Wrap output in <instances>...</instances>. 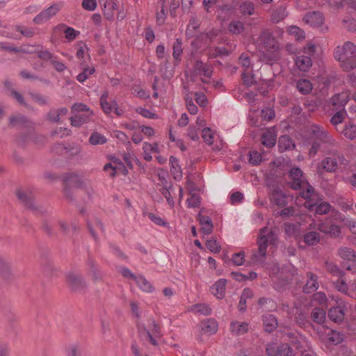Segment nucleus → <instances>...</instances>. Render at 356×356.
Returning a JSON list of instances; mask_svg holds the SVG:
<instances>
[{
	"label": "nucleus",
	"mask_w": 356,
	"mask_h": 356,
	"mask_svg": "<svg viewBox=\"0 0 356 356\" xmlns=\"http://www.w3.org/2000/svg\"><path fill=\"white\" fill-rule=\"evenodd\" d=\"M173 57L176 60H181V55L182 54V42L180 39H177L172 46Z\"/></svg>",
	"instance_id": "obj_52"
},
{
	"label": "nucleus",
	"mask_w": 356,
	"mask_h": 356,
	"mask_svg": "<svg viewBox=\"0 0 356 356\" xmlns=\"http://www.w3.org/2000/svg\"><path fill=\"white\" fill-rule=\"evenodd\" d=\"M194 69L196 73L201 76V80L203 83H209L213 73V70L210 65L204 63L202 61H197L195 64Z\"/></svg>",
	"instance_id": "obj_16"
},
{
	"label": "nucleus",
	"mask_w": 356,
	"mask_h": 356,
	"mask_svg": "<svg viewBox=\"0 0 356 356\" xmlns=\"http://www.w3.org/2000/svg\"><path fill=\"white\" fill-rule=\"evenodd\" d=\"M261 161V155L257 151H252L249 154V162L253 165H258Z\"/></svg>",
	"instance_id": "obj_64"
},
{
	"label": "nucleus",
	"mask_w": 356,
	"mask_h": 356,
	"mask_svg": "<svg viewBox=\"0 0 356 356\" xmlns=\"http://www.w3.org/2000/svg\"><path fill=\"white\" fill-rule=\"evenodd\" d=\"M287 13L286 11L285 8L283 6H280L272 14V20L274 22L277 23L280 21L284 19Z\"/></svg>",
	"instance_id": "obj_50"
},
{
	"label": "nucleus",
	"mask_w": 356,
	"mask_h": 356,
	"mask_svg": "<svg viewBox=\"0 0 356 356\" xmlns=\"http://www.w3.org/2000/svg\"><path fill=\"white\" fill-rule=\"evenodd\" d=\"M316 44L314 41L307 42L306 46L303 48V55L296 57L295 64L298 69L302 72H307L312 65L311 56L316 51Z\"/></svg>",
	"instance_id": "obj_8"
},
{
	"label": "nucleus",
	"mask_w": 356,
	"mask_h": 356,
	"mask_svg": "<svg viewBox=\"0 0 356 356\" xmlns=\"http://www.w3.org/2000/svg\"><path fill=\"white\" fill-rule=\"evenodd\" d=\"M194 310L195 312L199 313L202 315H204V316L209 315L211 313V308L209 307V305H207L206 304L196 305L194 307Z\"/></svg>",
	"instance_id": "obj_60"
},
{
	"label": "nucleus",
	"mask_w": 356,
	"mask_h": 356,
	"mask_svg": "<svg viewBox=\"0 0 356 356\" xmlns=\"http://www.w3.org/2000/svg\"><path fill=\"white\" fill-rule=\"evenodd\" d=\"M346 163L347 161L344 159L343 155L335 154L332 156H326L317 165L316 170L318 174L323 173V171L333 172L339 165H346Z\"/></svg>",
	"instance_id": "obj_9"
},
{
	"label": "nucleus",
	"mask_w": 356,
	"mask_h": 356,
	"mask_svg": "<svg viewBox=\"0 0 356 356\" xmlns=\"http://www.w3.org/2000/svg\"><path fill=\"white\" fill-rule=\"evenodd\" d=\"M278 147L280 152L293 149L295 147V143L288 136H282L278 141Z\"/></svg>",
	"instance_id": "obj_35"
},
{
	"label": "nucleus",
	"mask_w": 356,
	"mask_h": 356,
	"mask_svg": "<svg viewBox=\"0 0 356 356\" xmlns=\"http://www.w3.org/2000/svg\"><path fill=\"white\" fill-rule=\"evenodd\" d=\"M95 72V69L94 67H85L83 66V70L81 73H79L76 76V79L80 83H83L86 80H87L89 76L93 74Z\"/></svg>",
	"instance_id": "obj_45"
},
{
	"label": "nucleus",
	"mask_w": 356,
	"mask_h": 356,
	"mask_svg": "<svg viewBox=\"0 0 356 356\" xmlns=\"http://www.w3.org/2000/svg\"><path fill=\"white\" fill-rule=\"evenodd\" d=\"M63 7V3L58 2L55 3L49 8L43 10L38 15H36L33 22L37 24H41L49 20L54 16H55Z\"/></svg>",
	"instance_id": "obj_12"
},
{
	"label": "nucleus",
	"mask_w": 356,
	"mask_h": 356,
	"mask_svg": "<svg viewBox=\"0 0 356 356\" xmlns=\"http://www.w3.org/2000/svg\"><path fill=\"white\" fill-rule=\"evenodd\" d=\"M88 141L92 145H98L106 144L108 139L104 135L97 131H94L90 135Z\"/></svg>",
	"instance_id": "obj_39"
},
{
	"label": "nucleus",
	"mask_w": 356,
	"mask_h": 356,
	"mask_svg": "<svg viewBox=\"0 0 356 356\" xmlns=\"http://www.w3.org/2000/svg\"><path fill=\"white\" fill-rule=\"evenodd\" d=\"M325 268L327 270L333 275L341 277L342 275V272L340 270L338 266L332 262H326Z\"/></svg>",
	"instance_id": "obj_59"
},
{
	"label": "nucleus",
	"mask_w": 356,
	"mask_h": 356,
	"mask_svg": "<svg viewBox=\"0 0 356 356\" xmlns=\"http://www.w3.org/2000/svg\"><path fill=\"white\" fill-rule=\"evenodd\" d=\"M276 229H270L267 227L261 229L257 238L258 249L252 253L251 260L254 264H261L266 257L268 245L275 243L277 240Z\"/></svg>",
	"instance_id": "obj_4"
},
{
	"label": "nucleus",
	"mask_w": 356,
	"mask_h": 356,
	"mask_svg": "<svg viewBox=\"0 0 356 356\" xmlns=\"http://www.w3.org/2000/svg\"><path fill=\"white\" fill-rule=\"evenodd\" d=\"M206 246L211 252L218 253L220 251V245L216 240H207L206 242Z\"/></svg>",
	"instance_id": "obj_61"
},
{
	"label": "nucleus",
	"mask_w": 356,
	"mask_h": 356,
	"mask_svg": "<svg viewBox=\"0 0 356 356\" xmlns=\"http://www.w3.org/2000/svg\"><path fill=\"white\" fill-rule=\"evenodd\" d=\"M305 137L308 143L312 144V147L309 150V156L310 157H313L317 154L320 147L319 142L331 145L334 143V139L332 136L323 127L316 124L307 127Z\"/></svg>",
	"instance_id": "obj_3"
},
{
	"label": "nucleus",
	"mask_w": 356,
	"mask_h": 356,
	"mask_svg": "<svg viewBox=\"0 0 356 356\" xmlns=\"http://www.w3.org/2000/svg\"><path fill=\"white\" fill-rule=\"evenodd\" d=\"M259 42L264 45V49L273 54L271 58L266 60L267 63L272 64L273 61L277 60L279 58L277 52L279 49V44L270 32L267 30L263 31L259 37Z\"/></svg>",
	"instance_id": "obj_10"
},
{
	"label": "nucleus",
	"mask_w": 356,
	"mask_h": 356,
	"mask_svg": "<svg viewBox=\"0 0 356 356\" xmlns=\"http://www.w3.org/2000/svg\"><path fill=\"white\" fill-rule=\"evenodd\" d=\"M81 348L77 343L70 344L66 348L67 356H81Z\"/></svg>",
	"instance_id": "obj_54"
},
{
	"label": "nucleus",
	"mask_w": 356,
	"mask_h": 356,
	"mask_svg": "<svg viewBox=\"0 0 356 356\" xmlns=\"http://www.w3.org/2000/svg\"><path fill=\"white\" fill-rule=\"evenodd\" d=\"M312 318L314 322L321 324L325 319V312L323 308H315L312 313Z\"/></svg>",
	"instance_id": "obj_46"
},
{
	"label": "nucleus",
	"mask_w": 356,
	"mask_h": 356,
	"mask_svg": "<svg viewBox=\"0 0 356 356\" xmlns=\"http://www.w3.org/2000/svg\"><path fill=\"white\" fill-rule=\"evenodd\" d=\"M296 88L302 95L309 94L312 90V84L307 79H300L296 83Z\"/></svg>",
	"instance_id": "obj_40"
},
{
	"label": "nucleus",
	"mask_w": 356,
	"mask_h": 356,
	"mask_svg": "<svg viewBox=\"0 0 356 356\" xmlns=\"http://www.w3.org/2000/svg\"><path fill=\"white\" fill-rule=\"evenodd\" d=\"M275 111L270 107H266L260 111L252 106L250 110L249 118L255 127L262 125L263 122L270 121L275 117Z\"/></svg>",
	"instance_id": "obj_11"
},
{
	"label": "nucleus",
	"mask_w": 356,
	"mask_h": 356,
	"mask_svg": "<svg viewBox=\"0 0 356 356\" xmlns=\"http://www.w3.org/2000/svg\"><path fill=\"white\" fill-rule=\"evenodd\" d=\"M338 256L343 260L356 261V252L351 248L341 246L337 250Z\"/></svg>",
	"instance_id": "obj_25"
},
{
	"label": "nucleus",
	"mask_w": 356,
	"mask_h": 356,
	"mask_svg": "<svg viewBox=\"0 0 356 356\" xmlns=\"http://www.w3.org/2000/svg\"><path fill=\"white\" fill-rule=\"evenodd\" d=\"M338 304L337 307L331 308L328 312L329 318L336 323L341 322L344 318L343 309L341 307V303Z\"/></svg>",
	"instance_id": "obj_31"
},
{
	"label": "nucleus",
	"mask_w": 356,
	"mask_h": 356,
	"mask_svg": "<svg viewBox=\"0 0 356 356\" xmlns=\"http://www.w3.org/2000/svg\"><path fill=\"white\" fill-rule=\"evenodd\" d=\"M293 196L294 195L286 196L282 191L275 189L270 195V200L275 204L281 207H284L289 201H292Z\"/></svg>",
	"instance_id": "obj_20"
},
{
	"label": "nucleus",
	"mask_w": 356,
	"mask_h": 356,
	"mask_svg": "<svg viewBox=\"0 0 356 356\" xmlns=\"http://www.w3.org/2000/svg\"><path fill=\"white\" fill-rule=\"evenodd\" d=\"M17 197L24 203L29 204L31 199V193L28 190L19 189L17 191Z\"/></svg>",
	"instance_id": "obj_58"
},
{
	"label": "nucleus",
	"mask_w": 356,
	"mask_h": 356,
	"mask_svg": "<svg viewBox=\"0 0 356 356\" xmlns=\"http://www.w3.org/2000/svg\"><path fill=\"white\" fill-rule=\"evenodd\" d=\"M201 329L204 334L207 335L214 334L218 331V323L216 321L209 318L201 323Z\"/></svg>",
	"instance_id": "obj_27"
},
{
	"label": "nucleus",
	"mask_w": 356,
	"mask_h": 356,
	"mask_svg": "<svg viewBox=\"0 0 356 356\" xmlns=\"http://www.w3.org/2000/svg\"><path fill=\"white\" fill-rule=\"evenodd\" d=\"M313 197L314 198L312 200L313 205L311 208L305 207L303 204H301L300 205H303L309 210H313V207L316 206V214L322 215L330 213L329 218L318 225V229L321 232L329 234L332 237L339 236L341 234V227L339 225V223L344 221V215L332 208L327 202H323L318 204L317 195L316 193L315 197ZM303 202L304 200H302V203Z\"/></svg>",
	"instance_id": "obj_1"
},
{
	"label": "nucleus",
	"mask_w": 356,
	"mask_h": 356,
	"mask_svg": "<svg viewBox=\"0 0 356 356\" xmlns=\"http://www.w3.org/2000/svg\"><path fill=\"white\" fill-rule=\"evenodd\" d=\"M327 298L326 295L323 292L316 293L312 296V302L314 305H319L321 306H326Z\"/></svg>",
	"instance_id": "obj_47"
},
{
	"label": "nucleus",
	"mask_w": 356,
	"mask_h": 356,
	"mask_svg": "<svg viewBox=\"0 0 356 356\" xmlns=\"http://www.w3.org/2000/svg\"><path fill=\"white\" fill-rule=\"evenodd\" d=\"M322 330H325V332L326 331H328L327 333V339L332 344L337 345L343 341V334L338 331L329 330L328 328L321 326L320 330L319 328L317 329L318 333L320 336H321Z\"/></svg>",
	"instance_id": "obj_23"
},
{
	"label": "nucleus",
	"mask_w": 356,
	"mask_h": 356,
	"mask_svg": "<svg viewBox=\"0 0 356 356\" xmlns=\"http://www.w3.org/2000/svg\"><path fill=\"white\" fill-rule=\"evenodd\" d=\"M296 313V321L297 324L301 327H306L309 324V321L307 318V314L300 311L299 309H295Z\"/></svg>",
	"instance_id": "obj_43"
},
{
	"label": "nucleus",
	"mask_w": 356,
	"mask_h": 356,
	"mask_svg": "<svg viewBox=\"0 0 356 356\" xmlns=\"http://www.w3.org/2000/svg\"><path fill=\"white\" fill-rule=\"evenodd\" d=\"M242 80L243 83L247 86H250L256 82L251 70L243 71L242 74Z\"/></svg>",
	"instance_id": "obj_56"
},
{
	"label": "nucleus",
	"mask_w": 356,
	"mask_h": 356,
	"mask_svg": "<svg viewBox=\"0 0 356 356\" xmlns=\"http://www.w3.org/2000/svg\"><path fill=\"white\" fill-rule=\"evenodd\" d=\"M227 280L219 279L210 288L211 293L218 299L225 297Z\"/></svg>",
	"instance_id": "obj_24"
},
{
	"label": "nucleus",
	"mask_w": 356,
	"mask_h": 356,
	"mask_svg": "<svg viewBox=\"0 0 356 356\" xmlns=\"http://www.w3.org/2000/svg\"><path fill=\"white\" fill-rule=\"evenodd\" d=\"M340 132L348 139L353 140L356 138V124L353 122L346 123Z\"/></svg>",
	"instance_id": "obj_34"
},
{
	"label": "nucleus",
	"mask_w": 356,
	"mask_h": 356,
	"mask_svg": "<svg viewBox=\"0 0 356 356\" xmlns=\"http://www.w3.org/2000/svg\"><path fill=\"white\" fill-rule=\"evenodd\" d=\"M305 24L313 27H318L324 22L323 15L317 11L309 12L305 14L303 17Z\"/></svg>",
	"instance_id": "obj_19"
},
{
	"label": "nucleus",
	"mask_w": 356,
	"mask_h": 356,
	"mask_svg": "<svg viewBox=\"0 0 356 356\" xmlns=\"http://www.w3.org/2000/svg\"><path fill=\"white\" fill-rule=\"evenodd\" d=\"M307 282L303 287V291L305 293H311L315 291L318 288V283L317 282L318 277L312 273L307 274Z\"/></svg>",
	"instance_id": "obj_28"
},
{
	"label": "nucleus",
	"mask_w": 356,
	"mask_h": 356,
	"mask_svg": "<svg viewBox=\"0 0 356 356\" xmlns=\"http://www.w3.org/2000/svg\"><path fill=\"white\" fill-rule=\"evenodd\" d=\"M202 137L205 143L212 145L214 142V134L211 129L204 128L202 131Z\"/></svg>",
	"instance_id": "obj_55"
},
{
	"label": "nucleus",
	"mask_w": 356,
	"mask_h": 356,
	"mask_svg": "<svg viewBox=\"0 0 356 356\" xmlns=\"http://www.w3.org/2000/svg\"><path fill=\"white\" fill-rule=\"evenodd\" d=\"M104 171L110 177H114L115 175L122 174L127 175L128 170L124 163L118 159H113L110 163H106L104 166Z\"/></svg>",
	"instance_id": "obj_14"
},
{
	"label": "nucleus",
	"mask_w": 356,
	"mask_h": 356,
	"mask_svg": "<svg viewBox=\"0 0 356 356\" xmlns=\"http://www.w3.org/2000/svg\"><path fill=\"white\" fill-rule=\"evenodd\" d=\"M108 92L105 91L101 96L100 104L103 111L106 114H110L113 112L118 116L123 114V111L120 109L115 100L108 101Z\"/></svg>",
	"instance_id": "obj_13"
},
{
	"label": "nucleus",
	"mask_w": 356,
	"mask_h": 356,
	"mask_svg": "<svg viewBox=\"0 0 356 356\" xmlns=\"http://www.w3.org/2000/svg\"><path fill=\"white\" fill-rule=\"evenodd\" d=\"M302 239L307 245H316L320 241V234L317 232L310 231L304 234Z\"/></svg>",
	"instance_id": "obj_36"
},
{
	"label": "nucleus",
	"mask_w": 356,
	"mask_h": 356,
	"mask_svg": "<svg viewBox=\"0 0 356 356\" xmlns=\"http://www.w3.org/2000/svg\"><path fill=\"white\" fill-rule=\"evenodd\" d=\"M135 282L143 292L152 293L154 291V287L152 284L143 275H138Z\"/></svg>",
	"instance_id": "obj_33"
},
{
	"label": "nucleus",
	"mask_w": 356,
	"mask_h": 356,
	"mask_svg": "<svg viewBox=\"0 0 356 356\" xmlns=\"http://www.w3.org/2000/svg\"><path fill=\"white\" fill-rule=\"evenodd\" d=\"M67 282L74 289H79L84 286V282L81 277L76 273H70L67 275Z\"/></svg>",
	"instance_id": "obj_30"
},
{
	"label": "nucleus",
	"mask_w": 356,
	"mask_h": 356,
	"mask_svg": "<svg viewBox=\"0 0 356 356\" xmlns=\"http://www.w3.org/2000/svg\"><path fill=\"white\" fill-rule=\"evenodd\" d=\"M346 115V111L344 109H341L332 117L330 122L333 126L336 127L337 131H340V130L337 127V125L341 124L343 121Z\"/></svg>",
	"instance_id": "obj_44"
},
{
	"label": "nucleus",
	"mask_w": 356,
	"mask_h": 356,
	"mask_svg": "<svg viewBox=\"0 0 356 356\" xmlns=\"http://www.w3.org/2000/svg\"><path fill=\"white\" fill-rule=\"evenodd\" d=\"M240 11L243 15H252L254 11V5L248 1H244L240 6Z\"/></svg>",
	"instance_id": "obj_49"
},
{
	"label": "nucleus",
	"mask_w": 356,
	"mask_h": 356,
	"mask_svg": "<svg viewBox=\"0 0 356 356\" xmlns=\"http://www.w3.org/2000/svg\"><path fill=\"white\" fill-rule=\"evenodd\" d=\"M239 63L244 68V71H250L251 66V61L249 56L246 54H243L239 58Z\"/></svg>",
	"instance_id": "obj_62"
},
{
	"label": "nucleus",
	"mask_w": 356,
	"mask_h": 356,
	"mask_svg": "<svg viewBox=\"0 0 356 356\" xmlns=\"http://www.w3.org/2000/svg\"><path fill=\"white\" fill-rule=\"evenodd\" d=\"M287 32L291 35H294L297 40H302L305 37L303 30L296 26H291L288 28Z\"/></svg>",
	"instance_id": "obj_51"
},
{
	"label": "nucleus",
	"mask_w": 356,
	"mask_h": 356,
	"mask_svg": "<svg viewBox=\"0 0 356 356\" xmlns=\"http://www.w3.org/2000/svg\"><path fill=\"white\" fill-rule=\"evenodd\" d=\"M63 33L66 40L69 42L74 40L80 33L79 31L67 26L65 24H60L54 29V33Z\"/></svg>",
	"instance_id": "obj_22"
},
{
	"label": "nucleus",
	"mask_w": 356,
	"mask_h": 356,
	"mask_svg": "<svg viewBox=\"0 0 356 356\" xmlns=\"http://www.w3.org/2000/svg\"><path fill=\"white\" fill-rule=\"evenodd\" d=\"M263 323L265 330L268 332H271L278 325L276 318L273 314H270L264 316Z\"/></svg>",
	"instance_id": "obj_32"
},
{
	"label": "nucleus",
	"mask_w": 356,
	"mask_h": 356,
	"mask_svg": "<svg viewBox=\"0 0 356 356\" xmlns=\"http://www.w3.org/2000/svg\"><path fill=\"white\" fill-rule=\"evenodd\" d=\"M334 55L344 71H350L356 67V45L354 43L348 41L337 47Z\"/></svg>",
	"instance_id": "obj_5"
},
{
	"label": "nucleus",
	"mask_w": 356,
	"mask_h": 356,
	"mask_svg": "<svg viewBox=\"0 0 356 356\" xmlns=\"http://www.w3.org/2000/svg\"><path fill=\"white\" fill-rule=\"evenodd\" d=\"M170 172L175 179H179L182 177L181 168L179 165L178 160L175 156L170 157Z\"/></svg>",
	"instance_id": "obj_38"
},
{
	"label": "nucleus",
	"mask_w": 356,
	"mask_h": 356,
	"mask_svg": "<svg viewBox=\"0 0 356 356\" xmlns=\"http://www.w3.org/2000/svg\"><path fill=\"white\" fill-rule=\"evenodd\" d=\"M350 91L345 90L333 95L331 98V104L335 109H344V106L350 99Z\"/></svg>",
	"instance_id": "obj_15"
},
{
	"label": "nucleus",
	"mask_w": 356,
	"mask_h": 356,
	"mask_svg": "<svg viewBox=\"0 0 356 356\" xmlns=\"http://www.w3.org/2000/svg\"><path fill=\"white\" fill-rule=\"evenodd\" d=\"M190 197L187 199V206L188 207H197L200 205V198L197 193H192L191 191H190Z\"/></svg>",
	"instance_id": "obj_53"
},
{
	"label": "nucleus",
	"mask_w": 356,
	"mask_h": 356,
	"mask_svg": "<svg viewBox=\"0 0 356 356\" xmlns=\"http://www.w3.org/2000/svg\"><path fill=\"white\" fill-rule=\"evenodd\" d=\"M138 328L140 332H142V330L145 332L147 339H148L152 345H157L156 338L160 337V327L158 325L153 322L152 325L148 328L140 325H138Z\"/></svg>",
	"instance_id": "obj_18"
},
{
	"label": "nucleus",
	"mask_w": 356,
	"mask_h": 356,
	"mask_svg": "<svg viewBox=\"0 0 356 356\" xmlns=\"http://www.w3.org/2000/svg\"><path fill=\"white\" fill-rule=\"evenodd\" d=\"M249 330V325L245 322L233 321L230 323V331L236 335H242Z\"/></svg>",
	"instance_id": "obj_29"
},
{
	"label": "nucleus",
	"mask_w": 356,
	"mask_h": 356,
	"mask_svg": "<svg viewBox=\"0 0 356 356\" xmlns=\"http://www.w3.org/2000/svg\"><path fill=\"white\" fill-rule=\"evenodd\" d=\"M253 297V293L250 289H245L243 291L238 303V309L240 311H244L246 308L245 304L248 299H251Z\"/></svg>",
	"instance_id": "obj_42"
},
{
	"label": "nucleus",
	"mask_w": 356,
	"mask_h": 356,
	"mask_svg": "<svg viewBox=\"0 0 356 356\" xmlns=\"http://www.w3.org/2000/svg\"><path fill=\"white\" fill-rule=\"evenodd\" d=\"M88 48L85 43L82 42H79L77 44V50L76 54L77 58L80 60L83 59L86 53L88 52Z\"/></svg>",
	"instance_id": "obj_63"
},
{
	"label": "nucleus",
	"mask_w": 356,
	"mask_h": 356,
	"mask_svg": "<svg viewBox=\"0 0 356 356\" xmlns=\"http://www.w3.org/2000/svg\"><path fill=\"white\" fill-rule=\"evenodd\" d=\"M243 30L244 24L240 21L234 20L231 22L229 25V31L233 34H240L243 31Z\"/></svg>",
	"instance_id": "obj_48"
},
{
	"label": "nucleus",
	"mask_w": 356,
	"mask_h": 356,
	"mask_svg": "<svg viewBox=\"0 0 356 356\" xmlns=\"http://www.w3.org/2000/svg\"><path fill=\"white\" fill-rule=\"evenodd\" d=\"M117 9V3L115 0H110L104 3V15L108 19L113 17V10Z\"/></svg>",
	"instance_id": "obj_41"
},
{
	"label": "nucleus",
	"mask_w": 356,
	"mask_h": 356,
	"mask_svg": "<svg viewBox=\"0 0 356 356\" xmlns=\"http://www.w3.org/2000/svg\"><path fill=\"white\" fill-rule=\"evenodd\" d=\"M283 337L284 340H289L299 350L301 356H316V355L310 349L308 341L305 337L300 334L298 332L293 333L286 332ZM298 353L293 356H298Z\"/></svg>",
	"instance_id": "obj_6"
},
{
	"label": "nucleus",
	"mask_w": 356,
	"mask_h": 356,
	"mask_svg": "<svg viewBox=\"0 0 356 356\" xmlns=\"http://www.w3.org/2000/svg\"><path fill=\"white\" fill-rule=\"evenodd\" d=\"M289 177L291 187L299 191L296 194V205L300 206L302 200H304L302 204L311 208L313 205L312 200L315 197L314 189L304 177L302 171L299 168H292L289 171Z\"/></svg>",
	"instance_id": "obj_2"
},
{
	"label": "nucleus",
	"mask_w": 356,
	"mask_h": 356,
	"mask_svg": "<svg viewBox=\"0 0 356 356\" xmlns=\"http://www.w3.org/2000/svg\"><path fill=\"white\" fill-rule=\"evenodd\" d=\"M144 216H147L152 222L157 225L164 226L166 224L163 218L156 215L155 213L151 212H145L144 213Z\"/></svg>",
	"instance_id": "obj_57"
},
{
	"label": "nucleus",
	"mask_w": 356,
	"mask_h": 356,
	"mask_svg": "<svg viewBox=\"0 0 356 356\" xmlns=\"http://www.w3.org/2000/svg\"><path fill=\"white\" fill-rule=\"evenodd\" d=\"M339 278L334 282L335 288L340 292L353 297V289H350V285L348 286L345 280L339 277Z\"/></svg>",
	"instance_id": "obj_37"
},
{
	"label": "nucleus",
	"mask_w": 356,
	"mask_h": 356,
	"mask_svg": "<svg viewBox=\"0 0 356 356\" xmlns=\"http://www.w3.org/2000/svg\"><path fill=\"white\" fill-rule=\"evenodd\" d=\"M266 351L269 356H289L291 353L289 346L286 343L282 345L269 344L266 347Z\"/></svg>",
	"instance_id": "obj_17"
},
{
	"label": "nucleus",
	"mask_w": 356,
	"mask_h": 356,
	"mask_svg": "<svg viewBox=\"0 0 356 356\" xmlns=\"http://www.w3.org/2000/svg\"><path fill=\"white\" fill-rule=\"evenodd\" d=\"M199 223L201 226V231L204 234H210L213 231V223L209 216L202 215L200 212L198 215Z\"/></svg>",
	"instance_id": "obj_26"
},
{
	"label": "nucleus",
	"mask_w": 356,
	"mask_h": 356,
	"mask_svg": "<svg viewBox=\"0 0 356 356\" xmlns=\"http://www.w3.org/2000/svg\"><path fill=\"white\" fill-rule=\"evenodd\" d=\"M261 143L264 146L270 148L275 146L277 142V131L275 127L266 130L261 136Z\"/></svg>",
	"instance_id": "obj_21"
},
{
	"label": "nucleus",
	"mask_w": 356,
	"mask_h": 356,
	"mask_svg": "<svg viewBox=\"0 0 356 356\" xmlns=\"http://www.w3.org/2000/svg\"><path fill=\"white\" fill-rule=\"evenodd\" d=\"M72 112H77L70 118L71 124L76 127L90 122L93 115L92 111L83 103L74 104L72 107Z\"/></svg>",
	"instance_id": "obj_7"
}]
</instances>
